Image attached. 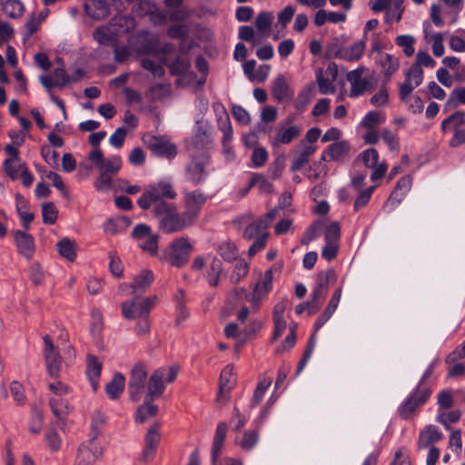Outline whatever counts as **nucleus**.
<instances>
[{
	"mask_svg": "<svg viewBox=\"0 0 465 465\" xmlns=\"http://www.w3.org/2000/svg\"><path fill=\"white\" fill-rule=\"evenodd\" d=\"M277 212L278 209L271 210L265 214V216L262 219L253 223H251L249 226H247L243 233L244 237L246 239L251 240L255 237L259 238L264 236V239H266L268 236V233L266 232V228L272 222Z\"/></svg>",
	"mask_w": 465,
	"mask_h": 465,
	"instance_id": "21",
	"label": "nucleus"
},
{
	"mask_svg": "<svg viewBox=\"0 0 465 465\" xmlns=\"http://www.w3.org/2000/svg\"><path fill=\"white\" fill-rule=\"evenodd\" d=\"M365 70V67L360 66L347 74V80L351 84L349 94L350 97H359L372 89L373 84L371 81L368 78L362 77Z\"/></svg>",
	"mask_w": 465,
	"mask_h": 465,
	"instance_id": "12",
	"label": "nucleus"
},
{
	"mask_svg": "<svg viewBox=\"0 0 465 465\" xmlns=\"http://www.w3.org/2000/svg\"><path fill=\"white\" fill-rule=\"evenodd\" d=\"M259 440L258 431L255 430H245L235 438V444L243 450L252 449Z\"/></svg>",
	"mask_w": 465,
	"mask_h": 465,
	"instance_id": "42",
	"label": "nucleus"
},
{
	"mask_svg": "<svg viewBox=\"0 0 465 465\" xmlns=\"http://www.w3.org/2000/svg\"><path fill=\"white\" fill-rule=\"evenodd\" d=\"M341 237V227L339 223H331L325 230L324 239L325 242H339Z\"/></svg>",
	"mask_w": 465,
	"mask_h": 465,
	"instance_id": "63",
	"label": "nucleus"
},
{
	"mask_svg": "<svg viewBox=\"0 0 465 465\" xmlns=\"http://www.w3.org/2000/svg\"><path fill=\"white\" fill-rule=\"evenodd\" d=\"M248 272L249 264L242 260L238 261L231 274V282L234 283L239 282L242 278H244L247 275Z\"/></svg>",
	"mask_w": 465,
	"mask_h": 465,
	"instance_id": "59",
	"label": "nucleus"
},
{
	"mask_svg": "<svg viewBox=\"0 0 465 465\" xmlns=\"http://www.w3.org/2000/svg\"><path fill=\"white\" fill-rule=\"evenodd\" d=\"M160 440H161V433H160V430H159V425L153 424L148 429V430L145 434V437H144L145 444L144 445L156 450L157 446L160 442Z\"/></svg>",
	"mask_w": 465,
	"mask_h": 465,
	"instance_id": "55",
	"label": "nucleus"
},
{
	"mask_svg": "<svg viewBox=\"0 0 465 465\" xmlns=\"http://www.w3.org/2000/svg\"><path fill=\"white\" fill-rule=\"evenodd\" d=\"M183 194L184 217L193 223L206 202V196L199 191H185Z\"/></svg>",
	"mask_w": 465,
	"mask_h": 465,
	"instance_id": "15",
	"label": "nucleus"
},
{
	"mask_svg": "<svg viewBox=\"0 0 465 465\" xmlns=\"http://www.w3.org/2000/svg\"><path fill=\"white\" fill-rule=\"evenodd\" d=\"M449 47L455 53H465V29L455 30L449 37Z\"/></svg>",
	"mask_w": 465,
	"mask_h": 465,
	"instance_id": "44",
	"label": "nucleus"
},
{
	"mask_svg": "<svg viewBox=\"0 0 465 465\" xmlns=\"http://www.w3.org/2000/svg\"><path fill=\"white\" fill-rule=\"evenodd\" d=\"M157 411V405L153 404V401H151L150 398H147V396H145L143 404L137 409L134 414V420L137 423H143L148 419L155 416Z\"/></svg>",
	"mask_w": 465,
	"mask_h": 465,
	"instance_id": "36",
	"label": "nucleus"
},
{
	"mask_svg": "<svg viewBox=\"0 0 465 465\" xmlns=\"http://www.w3.org/2000/svg\"><path fill=\"white\" fill-rule=\"evenodd\" d=\"M360 158L364 165L368 168H373L371 179L376 181L381 179L387 172V164L384 163H378L379 153L374 148L365 150L360 154Z\"/></svg>",
	"mask_w": 465,
	"mask_h": 465,
	"instance_id": "20",
	"label": "nucleus"
},
{
	"mask_svg": "<svg viewBox=\"0 0 465 465\" xmlns=\"http://www.w3.org/2000/svg\"><path fill=\"white\" fill-rule=\"evenodd\" d=\"M464 121L465 113L461 111L456 112L442 122L441 128L444 132L452 129L457 130V127L461 125L464 123Z\"/></svg>",
	"mask_w": 465,
	"mask_h": 465,
	"instance_id": "49",
	"label": "nucleus"
},
{
	"mask_svg": "<svg viewBox=\"0 0 465 465\" xmlns=\"http://www.w3.org/2000/svg\"><path fill=\"white\" fill-rule=\"evenodd\" d=\"M131 223V221L126 216H118L113 219H109L104 225V229L106 232L111 234H116L124 231Z\"/></svg>",
	"mask_w": 465,
	"mask_h": 465,
	"instance_id": "41",
	"label": "nucleus"
},
{
	"mask_svg": "<svg viewBox=\"0 0 465 465\" xmlns=\"http://www.w3.org/2000/svg\"><path fill=\"white\" fill-rule=\"evenodd\" d=\"M437 402L439 405L438 411L450 409L454 404L452 391L449 390L441 391L438 394Z\"/></svg>",
	"mask_w": 465,
	"mask_h": 465,
	"instance_id": "60",
	"label": "nucleus"
},
{
	"mask_svg": "<svg viewBox=\"0 0 465 465\" xmlns=\"http://www.w3.org/2000/svg\"><path fill=\"white\" fill-rule=\"evenodd\" d=\"M122 167V159L119 155H113L104 161L100 166V172L113 175L119 172Z\"/></svg>",
	"mask_w": 465,
	"mask_h": 465,
	"instance_id": "46",
	"label": "nucleus"
},
{
	"mask_svg": "<svg viewBox=\"0 0 465 465\" xmlns=\"http://www.w3.org/2000/svg\"><path fill=\"white\" fill-rule=\"evenodd\" d=\"M43 222L46 224H54L58 216V211L52 203H44L42 206Z\"/></svg>",
	"mask_w": 465,
	"mask_h": 465,
	"instance_id": "57",
	"label": "nucleus"
},
{
	"mask_svg": "<svg viewBox=\"0 0 465 465\" xmlns=\"http://www.w3.org/2000/svg\"><path fill=\"white\" fill-rule=\"evenodd\" d=\"M111 25L115 31L117 36H120L134 29L135 27V22L132 17L120 15L113 19Z\"/></svg>",
	"mask_w": 465,
	"mask_h": 465,
	"instance_id": "40",
	"label": "nucleus"
},
{
	"mask_svg": "<svg viewBox=\"0 0 465 465\" xmlns=\"http://www.w3.org/2000/svg\"><path fill=\"white\" fill-rule=\"evenodd\" d=\"M14 238L18 252L26 259L32 258L35 251L34 237L26 232L16 231Z\"/></svg>",
	"mask_w": 465,
	"mask_h": 465,
	"instance_id": "23",
	"label": "nucleus"
},
{
	"mask_svg": "<svg viewBox=\"0 0 465 465\" xmlns=\"http://www.w3.org/2000/svg\"><path fill=\"white\" fill-rule=\"evenodd\" d=\"M395 43L398 46L401 47L404 54L410 57L415 53L414 43L415 38L410 35H401L395 38Z\"/></svg>",
	"mask_w": 465,
	"mask_h": 465,
	"instance_id": "50",
	"label": "nucleus"
},
{
	"mask_svg": "<svg viewBox=\"0 0 465 465\" xmlns=\"http://www.w3.org/2000/svg\"><path fill=\"white\" fill-rule=\"evenodd\" d=\"M227 434V424L221 422L218 424L213 438V443L212 447V464L216 465L218 457L223 447V442Z\"/></svg>",
	"mask_w": 465,
	"mask_h": 465,
	"instance_id": "32",
	"label": "nucleus"
},
{
	"mask_svg": "<svg viewBox=\"0 0 465 465\" xmlns=\"http://www.w3.org/2000/svg\"><path fill=\"white\" fill-rule=\"evenodd\" d=\"M48 388L52 393L50 397H56V399L69 398L71 392L69 386L60 381L51 382Z\"/></svg>",
	"mask_w": 465,
	"mask_h": 465,
	"instance_id": "54",
	"label": "nucleus"
},
{
	"mask_svg": "<svg viewBox=\"0 0 465 465\" xmlns=\"http://www.w3.org/2000/svg\"><path fill=\"white\" fill-rule=\"evenodd\" d=\"M460 418L459 411H452L449 412L438 411L436 421L442 424L447 430L450 429V424L458 421Z\"/></svg>",
	"mask_w": 465,
	"mask_h": 465,
	"instance_id": "56",
	"label": "nucleus"
},
{
	"mask_svg": "<svg viewBox=\"0 0 465 465\" xmlns=\"http://www.w3.org/2000/svg\"><path fill=\"white\" fill-rule=\"evenodd\" d=\"M192 250V244L186 238H178L171 242L165 257L173 265L181 267L186 263Z\"/></svg>",
	"mask_w": 465,
	"mask_h": 465,
	"instance_id": "9",
	"label": "nucleus"
},
{
	"mask_svg": "<svg viewBox=\"0 0 465 465\" xmlns=\"http://www.w3.org/2000/svg\"><path fill=\"white\" fill-rule=\"evenodd\" d=\"M460 104L465 105V86H459L454 88L446 102V105L454 108Z\"/></svg>",
	"mask_w": 465,
	"mask_h": 465,
	"instance_id": "51",
	"label": "nucleus"
},
{
	"mask_svg": "<svg viewBox=\"0 0 465 465\" xmlns=\"http://www.w3.org/2000/svg\"><path fill=\"white\" fill-rule=\"evenodd\" d=\"M176 195L171 180L163 179L146 187L138 200V205L142 209L147 210L153 203L155 206L159 202H165L164 199L173 200Z\"/></svg>",
	"mask_w": 465,
	"mask_h": 465,
	"instance_id": "3",
	"label": "nucleus"
},
{
	"mask_svg": "<svg viewBox=\"0 0 465 465\" xmlns=\"http://www.w3.org/2000/svg\"><path fill=\"white\" fill-rule=\"evenodd\" d=\"M405 80L418 87L423 80V71L419 65H412L405 74Z\"/></svg>",
	"mask_w": 465,
	"mask_h": 465,
	"instance_id": "58",
	"label": "nucleus"
},
{
	"mask_svg": "<svg viewBox=\"0 0 465 465\" xmlns=\"http://www.w3.org/2000/svg\"><path fill=\"white\" fill-rule=\"evenodd\" d=\"M423 33L424 40L427 44L430 45L433 54L437 57L442 56L445 52L443 34L432 31L429 25H424Z\"/></svg>",
	"mask_w": 465,
	"mask_h": 465,
	"instance_id": "26",
	"label": "nucleus"
},
{
	"mask_svg": "<svg viewBox=\"0 0 465 465\" xmlns=\"http://www.w3.org/2000/svg\"><path fill=\"white\" fill-rule=\"evenodd\" d=\"M5 152L8 158L3 163V169L5 174L12 180L19 178L20 173L27 167L25 163L19 157V151L13 144H7Z\"/></svg>",
	"mask_w": 465,
	"mask_h": 465,
	"instance_id": "14",
	"label": "nucleus"
},
{
	"mask_svg": "<svg viewBox=\"0 0 465 465\" xmlns=\"http://www.w3.org/2000/svg\"><path fill=\"white\" fill-rule=\"evenodd\" d=\"M154 297L139 298L134 296L132 299L124 301L121 305L123 317L129 321L148 317L154 305Z\"/></svg>",
	"mask_w": 465,
	"mask_h": 465,
	"instance_id": "5",
	"label": "nucleus"
},
{
	"mask_svg": "<svg viewBox=\"0 0 465 465\" xmlns=\"http://www.w3.org/2000/svg\"><path fill=\"white\" fill-rule=\"evenodd\" d=\"M188 176L193 183H200L205 177L204 163L199 161H193L187 168Z\"/></svg>",
	"mask_w": 465,
	"mask_h": 465,
	"instance_id": "47",
	"label": "nucleus"
},
{
	"mask_svg": "<svg viewBox=\"0 0 465 465\" xmlns=\"http://www.w3.org/2000/svg\"><path fill=\"white\" fill-rule=\"evenodd\" d=\"M113 0H87L84 4L87 15L94 19H104L109 15Z\"/></svg>",
	"mask_w": 465,
	"mask_h": 465,
	"instance_id": "27",
	"label": "nucleus"
},
{
	"mask_svg": "<svg viewBox=\"0 0 465 465\" xmlns=\"http://www.w3.org/2000/svg\"><path fill=\"white\" fill-rule=\"evenodd\" d=\"M273 16L269 12H261L255 18L254 25L261 35H268L272 25Z\"/></svg>",
	"mask_w": 465,
	"mask_h": 465,
	"instance_id": "45",
	"label": "nucleus"
},
{
	"mask_svg": "<svg viewBox=\"0 0 465 465\" xmlns=\"http://www.w3.org/2000/svg\"><path fill=\"white\" fill-rule=\"evenodd\" d=\"M49 405L53 414L59 420L64 419L71 411L69 398L50 397Z\"/></svg>",
	"mask_w": 465,
	"mask_h": 465,
	"instance_id": "35",
	"label": "nucleus"
},
{
	"mask_svg": "<svg viewBox=\"0 0 465 465\" xmlns=\"http://www.w3.org/2000/svg\"><path fill=\"white\" fill-rule=\"evenodd\" d=\"M366 48V40L361 39L354 44L341 49L335 53V57L341 58L346 61H358L361 58Z\"/></svg>",
	"mask_w": 465,
	"mask_h": 465,
	"instance_id": "28",
	"label": "nucleus"
},
{
	"mask_svg": "<svg viewBox=\"0 0 465 465\" xmlns=\"http://www.w3.org/2000/svg\"><path fill=\"white\" fill-rule=\"evenodd\" d=\"M179 372L177 366H163L155 370L150 376L147 383V398L151 401L159 398L165 390V385L162 382L161 378L165 376L168 381H175Z\"/></svg>",
	"mask_w": 465,
	"mask_h": 465,
	"instance_id": "6",
	"label": "nucleus"
},
{
	"mask_svg": "<svg viewBox=\"0 0 465 465\" xmlns=\"http://www.w3.org/2000/svg\"><path fill=\"white\" fill-rule=\"evenodd\" d=\"M301 133V127L294 124L291 117H288L284 123L279 124L274 134L269 137V143L272 148H277L282 144H289L298 138Z\"/></svg>",
	"mask_w": 465,
	"mask_h": 465,
	"instance_id": "7",
	"label": "nucleus"
},
{
	"mask_svg": "<svg viewBox=\"0 0 465 465\" xmlns=\"http://www.w3.org/2000/svg\"><path fill=\"white\" fill-rule=\"evenodd\" d=\"M103 453L104 448L102 445L95 439H91L79 447L76 465H91L98 460Z\"/></svg>",
	"mask_w": 465,
	"mask_h": 465,
	"instance_id": "13",
	"label": "nucleus"
},
{
	"mask_svg": "<svg viewBox=\"0 0 465 465\" xmlns=\"http://www.w3.org/2000/svg\"><path fill=\"white\" fill-rule=\"evenodd\" d=\"M2 11L8 17L15 19L23 15L25 5L20 0H5L2 4Z\"/></svg>",
	"mask_w": 465,
	"mask_h": 465,
	"instance_id": "43",
	"label": "nucleus"
},
{
	"mask_svg": "<svg viewBox=\"0 0 465 465\" xmlns=\"http://www.w3.org/2000/svg\"><path fill=\"white\" fill-rule=\"evenodd\" d=\"M375 63L381 67L385 77L390 79L400 67L399 59L387 53H378L374 56Z\"/></svg>",
	"mask_w": 465,
	"mask_h": 465,
	"instance_id": "25",
	"label": "nucleus"
},
{
	"mask_svg": "<svg viewBox=\"0 0 465 465\" xmlns=\"http://www.w3.org/2000/svg\"><path fill=\"white\" fill-rule=\"evenodd\" d=\"M146 376L147 371L144 365L136 364L133 368L128 384V392L131 401H137L141 399L144 391Z\"/></svg>",
	"mask_w": 465,
	"mask_h": 465,
	"instance_id": "16",
	"label": "nucleus"
},
{
	"mask_svg": "<svg viewBox=\"0 0 465 465\" xmlns=\"http://www.w3.org/2000/svg\"><path fill=\"white\" fill-rule=\"evenodd\" d=\"M37 170L41 173L42 178L50 180L56 189H58L61 193L64 192V182L58 173L41 168H38Z\"/></svg>",
	"mask_w": 465,
	"mask_h": 465,
	"instance_id": "61",
	"label": "nucleus"
},
{
	"mask_svg": "<svg viewBox=\"0 0 465 465\" xmlns=\"http://www.w3.org/2000/svg\"><path fill=\"white\" fill-rule=\"evenodd\" d=\"M153 281V273L150 270H143L135 275L131 283H121L118 287V292L121 294L130 288L133 296H139L143 293L151 285Z\"/></svg>",
	"mask_w": 465,
	"mask_h": 465,
	"instance_id": "17",
	"label": "nucleus"
},
{
	"mask_svg": "<svg viewBox=\"0 0 465 465\" xmlns=\"http://www.w3.org/2000/svg\"><path fill=\"white\" fill-rule=\"evenodd\" d=\"M56 249L59 255L68 262H74L77 256V243L74 240L68 237L60 239L56 243Z\"/></svg>",
	"mask_w": 465,
	"mask_h": 465,
	"instance_id": "30",
	"label": "nucleus"
},
{
	"mask_svg": "<svg viewBox=\"0 0 465 465\" xmlns=\"http://www.w3.org/2000/svg\"><path fill=\"white\" fill-rule=\"evenodd\" d=\"M144 143L156 154L173 157L176 154V147L166 137L155 135H144Z\"/></svg>",
	"mask_w": 465,
	"mask_h": 465,
	"instance_id": "19",
	"label": "nucleus"
},
{
	"mask_svg": "<svg viewBox=\"0 0 465 465\" xmlns=\"http://www.w3.org/2000/svg\"><path fill=\"white\" fill-rule=\"evenodd\" d=\"M93 35L100 45H113L118 37L111 24L98 27L94 32Z\"/></svg>",
	"mask_w": 465,
	"mask_h": 465,
	"instance_id": "39",
	"label": "nucleus"
},
{
	"mask_svg": "<svg viewBox=\"0 0 465 465\" xmlns=\"http://www.w3.org/2000/svg\"><path fill=\"white\" fill-rule=\"evenodd\" d=\"M193 271L204 272V278L211 286H217L219 283L220 275L223 271V263L220 259L212 253L198 255L193 258L192 262Z\"/></svg>",
	"mask_w": 465,
	"mask_h": 465,
	"instance_id": "4",
	"label": "nucleus"
},
{
	"mask_svg": "<svg viewBox=\"0 0 465 465\" xmlns=\"http://www.w3.org/2000/svg\"><path fill=\"white\" fill-rule=\"evenodd\" d=\"M44 355L47 372L51 377H57L61 369V357L59 352L49 335L44 337Z\"/></svg>",
	"mask_w": 465,
	"mask_h": 465,
	"instance_id": "18",
	"label": "nucleus"
},
{
	"mask_svg": "<svg viewBox=\"0 0 465 465\" xmlns=\"http://www.w3.org/2000/svg\"><path fill=\"white\" fill-rule=\"evenodd\" d=\"M218 126L223 133L224 151L228 154H232L231 148L227 147L226 145V143L231 142L232 138V129L231 126L229 115L223 106L221 107V113L218 115Z\"/></svg>",
	"mask_w": 465,
	"mask_h": 465,
	"instance_id": "34",
	"label": "nucleus"
},
{
	"mask_svg": "<svg viewBox=\"0 0 465 465\" xmlns=\"http://www.w3.org/2000/svg\"><path fill=\"white\" fill-rule=\"evenodd\" d=\"M271 384H272V380L269 378H264L259 381V383L256 387V390L254 391V393H253L252 405L255 406L262 401V399L263 398L266 391L271 386Z\"/></svg>",
	"mask_w": 465,
	"mask_h": 465,
	"instance_id": "64",
	"label": "nucleus"
},
{
	"mask_svg": "<svg viewBox=\"0 0 465 465\" xmlns=\"http://www.w3.org/2000/svg\"><path fill=\"white\" fill-rule=\"evenodd\" d=\"M350 152V144L347 141H338L330 144L322 153L325 161H338L344 158Z\"/></svg>",
	"mask_w": 465,
	"mask_h": 465,
	"instance_id": "29",
	"label": "nucleus"
},
{
	"mask_svg": "<svg viewBox=\"0 0 465 465\" xmlns=\"http://www.w3.org/2000/svg\"><path fill=\"white\" fill-rule=\"evenodd\" d=\"M218 252L228 261L235 259L237 255L236 246L231 242H223L219 244Z\"/></svg>",
	"mask_w": 465,
	"mask_h": 465,
	"instance_id": "62",
	"label": "nucleus"
},
{
	"mask_svg": "<svg viewBox=\"0 0 465 465\" xmlns=\"http://www.w3.org/2000/svg\"><path fill=\"white\" fill-rule=\"evenodd\" d=\"M154 213L160 219V228L167 233L181 231L190 225L192 222L184 217V213H177L174 204L167 202H159L153 208Z\"/></svg>",
	"mask_w": 465,
	"mask_h": 465,
	"instance_id": "1",
	"label": "nucleus"
},
{
	"mask_svg": "<svg viewBox=\"0 0 465 465\" xmlns=\"http://www.w3.org/2000/svg\"><path fill=\"white\" fill-rule=\"evenodd\" d=\"M272 92L278 101L287 99L292 94L285 77L282 74L273 80Z\"/></svg>",
	"mask_w": 465,
	"mask_h": 465,
	"instance_id": "38",
	"label": "nucleus"
},
{
	"mask_svg": "<svg viewBox=\"0 0 465 465\" xmlns=\"http://www.w3.org/2000/svg\"><path fill=\"white\" fill-rule=\"evenodd\" d=\"M235 383L234 370L231 365L226 366L221 372L218 400L226 396Z\"/></svg>",
	"mask_w": 465,
	"mask_h": 465,
	"instance_id": "33",
	"label": "nucleus"
},
{
	"mask_svg": "<svg viewBox=\"0 0 465 465\" xmlns=\"http://www.w3.org/2000/svg\"><path fill=\"white\" fill-rule=\"evenodd\" d=\"M431 391L422 384H419L416 391L410 396L408 400L401 407V415L404 419L411 418L417 408L424 404L430 398Z\"/></svg>",
	"mask_w": 465,
	"mask_h": 465,
	"instance_id": "11",
	"label": "nucleus"
},
{
	"mask_svg": "<svg viewBox=\"0 0 465 465\" xmlns=\"http://www.w3.org/2000/svg\"><path fill=\"white\" fill-rule=\"evenodd\" d=\"M269 154L267 150L262 146H254L252 153V166L254 168H259L263 166L267 160Z\"/></svg>",
	"mask_w": 465,
	"mask_h": 465,
	"instance_id": "52",
	"label": "nucleus"
},
{
	"mask_svg": "<svg viewBox=\"0 0 465 465\" xmlns=\"http://www.w3.org/2000/svg\"><path fill=\"white\" fill-rule=\"evenodd\" d=\"M412 183L411 176L406 175L401 177L395 187V190L391 193L388 202L385 204V208L389 211L394 209L403 199L405 194L410 191Z\"/></svg>",
	"mask_w": 465,
	"mask_h": 465,
	"instance_id": "24",
	"label": "nucleus"
},
{
	"mask_svg": "<svg viewBox=\"0 0 465 465\" xmlns=\"http://www.w3.org/2000/svg\"><path fill=\"white\" fill-rule=\"evenodd\" d=\"M102 363L94 355H88L86 360V375L94 391H96L101 375Z\"/></svg>",
	"mask_w": 465,
	"mask_h": 465,
	"instance_id": "31",
	"label": "nucleus"
},
{
	"mask_svg": "<svg viewBox=\"0 0 465 465\" xmlns=\"http://www.w3.org/2000/svg\"><path fill=\"white\" fill-rule=\"evenodd\" d=\"M385 117L377 111H371L365 114L361 122V126L365 129H375L376 126L384 123Z\"/></svg>",
	"mask_w": 465,
	"mask_h": 465,
	"instance_id": "48",
	"label": "nucleus"
},
{
	"mask_svg": "<svg viewBox=\"0 0 465 465\" xmlns=\"http://www.w3.org/2000/svg\"><path fill=\"white\" fill-rule=\"evenodd\" d=\"M444 438L443 433L435 425H426L420 430L418 438V447L420 449H427L435 447L434 444L440 441Z\"/></svg>",
	"mask_w": 465,
	"mask_h": 465,
	"instance_id": "22",
	"label": "nucleus"
},
{
	"mask_svg": "<svg viewBox=\"0 0 465 465\" xmlns=\"http://www.w3.org/2000/svg\"><path fill=\"white\" fill-rule=\"evenodd\" d=\"M276 267H272L264 272L260 276L258 281L252 286V292L247 293L244 289L235 290V294L239 296H245L247 302L251 304L254 311L258 310L260 304L266 300L269 293L272 290V282Z\"/></svg>",
	"mask_w": 465,
	"mask_h": 465,
	"instance_id": "2",
	"label": "nucleus"
},
{
	"mask_svg": "<svg viewBox=\"0 0 465 465\" xmlns=\"http://www.w3.org/2000/svg\"><path fill=\"white\" fill-rule=\"evenodd\" d=\"M125 379L121 373H115L112 381L105 386V392L109 399L116 400L123 393Z\"/></svg>",
	"mask_w": 465,
	"mask_h": 465,
	"instance_id": "37",
	"label": "nucleus"
},
{
	"mask_svg": "<svg viewBox=\"0 0 465 465\" xmlns=\"http://www.w3.org/2000/svg\"><path fill=\"white\" fill-rule=\"evenodd\" d=\"M381 137L391 151L399 152L401 143L397 134L389 129H383L381 133Z\"/></svg>",
	"mask_w": 465,
	"mask_h": 465,
	"instance_id": "53",
	"label": "nucleus"
},
{
	"mask_svg": "<svg viewBox=\"0 0 465 465\" xmlns=\"http://www.w3.org/2000/svg\"><path fill=\"white\" fill-rule=\"evenodd\" d=\"M132 236L143 251L153 256L157 254L159 237L152 232L150 226L142 223L136 225L133 230Z\"/></svg>",
	"mask_w": 465,
	"mask_h": 465,
	"instance_id": "8",
	"label": "nucleus"
},
{
	"mask_svg": "<svg viewBox=\"0 0 465 465\" xmlns=\"http://www.w3.org/2000/svg\"><path fill=\"white\" fill-rule=\"evenodd\" d=\"M338 76V66L334 63H329L327 68L323 71L321 68L316 69L315 77L322 94H333L336 90L335 81Z\"/></svg>",
	"mask_w": 465,
	"mask_h": 465,
	"instance_id": "10",
	"label": "nucleus"
}]
</instances>
